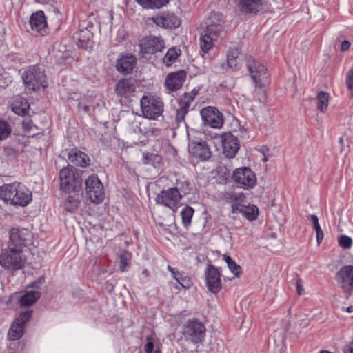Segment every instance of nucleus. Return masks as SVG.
<instances>
[{"label": "nucleus", "instance_id": "f257e3e1", "mask_svg": "<svg viewBox=\"0 0 353 353\" xmlns=\"http://www.w3.org/2000/svg\"><path fill=\"white\" fill-rule=\"evenodd\" d=\"M0 199L12 205L26 206L32 201V192L20 183L0 186Z\"/></svg>", "mask_w": 353, "mask_h": 353}, {"label": "nucleus", "instance_id": "f03ea898", "mask_svg": "<svg viewBox=\"0 0 353 353\" xmlns=\"http://www.w3.org/2000/svg\"><path fill=\"white\" fill-rule=\"evenodd\" d=\"M26 259L24 251L7 246L0 254V265L6 270L17 271L24 267Z\"/></svg>", "mask_w": 353, "mask_h": 353}, {"label": "nucleus", "instance_id": "7ed1b4c3", "mask_svg": "<svg viewBox=\"0 0 353 353\" xmlns=\"http://www.w3.org/2000/svg\"><path fill=\"white\" fill-rule=\"evenodd\" d=\"M21 77L26 88L28 90L36 91L48 85L44 71L37 65L30 66L22 73Z\"/></svg>", "mask_w": 353, "mask_h": 353}, {"label": "nucleus", "instance_id": "20e7f679", "mask_svg": "<svg viewBox=\"0 0 353 353\" xmlns=\"http://www.w3.org/2000/svg\"><path fill=\"white\" fill-rule=\"evenodd\" d=\"M140 103L142 113L145 118L155 120L163 112L164 105L160 97L151 94L144 95Z\"/></svg>", "mask_w": 353, "mask_h": 353}, {"label": "nucleus", "instance_id": "39448f33", "mask_svg": "<svg viewBox=\"0 0 353 353\" xmlns=\"http://www.w3.org/2000/svg\"><path fill=\"white\" fill-rule=\"evenodd\" d=\"M79 28L73 35L77 45L83 49L92 48L93 46L94 24L90 21H83L79 24Z\"/></svg>", "mask_w": 353, "mask_h": 353}, {"label": "nucleus", "instance_id": "423d86ee", "mask_svg": "<svg viewBox=\"0 0 353 353\" xmlns=\"http://www.w3.org/2000/svg\"><path fill=\"white\" fill-rule=\"evenodd\" d=\"M60 190L65 192H79L81 182L74 173L72 168L64 167L59 172Z\"/></svg>", "mask_w": 353, "mask_h": 353}, {"label": "nucleus", "instance_id": "0eeeda50", "mask_svg": "<svg viewBox=\"0 0 353 353\" xmlns=\"http://www.w3.org/2000/svg\"><path fill=\"white\" fill-rule=\"evenodd\" d=\"M197 94L198 90L193 89L190 92H185L176 99L174 103L172 102V105L176 110L175 119L177 123L184 121L189 108Z\"/></svg>", "mask_w": 353, "mask_h": 353}, {"label": "nucleus", "instance_id": "6e6552de", "mask_svg": "<svg viewBox=\"0 0 353 353\" xmlns=\"http://www.w3.org/2000/svg\"><path fill=\"white\" fill-rule=\"evenodd\" d=\"M246 65L256 86L263 87L268 83L269 75L265 67L252 57L246 59Z\"/></svg>", "mask_w": 353, "mask_h": 353}, {"label": "nucleus", "instance_id": "1a4fd4ad", "mask_svg": "<svg viewBox=\"0 0 353 353\" xmlns=\"http://www.w3.org/2000/svg\"><path fill=\"white\" fill-rule=\"evenodd\" d=\"M30 241L31 234L26 229L12 228L9 230L8 247L17 250L21 249L26 252L25 248H27Z\"/></svg>", "mask_w": 353, "mask_h": 353}, {"label": "nucleus", "instance_id": "9d476101", "mask_svg": "<svg viewBox=\"0 0 353 353\" xmlns=\"http://www.w3.org/2000/svg\"><path fill=\"white\" fill-rule=\"evenodd\" d=\"M85 192L91 202L100 203L104 199L103 183L95 174L89 176L85 180Z\"/></svg>", "mask_w": 353, "mask_h": 353}, {"label": "nucleus", "instance_id": "9b49d317", "mask_svg": "<svg viewBox=\"0 0 353 353\" xmlns=\"http://www.w3.org/2000/svg\"><path fill=\"white\" fill-rule=\"evenodd\" d=\"M184 336L194 343L202 342L205 336V327L198 319L187 321L183 327Z\"/></svg>", "mask_w": 353, "mask_h": 353}, {"label": "nucleus", "instance_id": "f8f14e48", "mask_svg": "<svg viewBox=\"0 0 353 353\" xmlns=\"http://www.w3.org/2000/svg\"><path fill=\"white\" fill-rule=\"evenodd\" d=\"M182 196L176 188H169L161 191L157 196L155 201L159 205L168 207L174 210L180 203Z\"/></svg>", "mask_w": 353, "mask_h": 353}, {"label": "nucleus", "instance_id": "ddd939ff", "mask_svg": "<svg viewBox=\"0 0 353 353\" xmlns=\"http://www.w3.org/2000/svg\"><path fill=\"white\" fill-rule=\"evenodd\" d=\"M200 114L205 125L220 129L223 125V114L215 107L208 106L200 111Z\"/></svg>", "mask_w": 353, "mask_h": 353}, {"label": "nucleus", "instance_id": "4468645a", "mask_svg": "<svg viewBox=\"0 0 353 353\" xmlns=\"http://www.w3.org/2000/svg\"><path fill=\"white\" fill-rule=\"evenodd\" d=\"M232 179L240 188L243 189L253 188L256 182L254 172L246 167L236 169L233 172Z\"/></svg>", "mask_w": 353, "mask_h": 353}, {"label": "nucleus", "instance_id": "2eb2a0df", "mask_svg": "<svg viewBox=\"0 0 353 353\" xmlns=\"http://www.w3.org/2000/svg\"><path fill=\"white\" fill-rule=\"evenodd\" d=\"M335 279L343 292L350 296L353 291V266L342 267L336 273Z\"/></svg>", "mask_w": 353, "mask_h": 353}, {"label": "nucleus", "instance_id": "dca6fc26", "mask_svg": "<svg viewBox=\"0 0 353 353\" xmlns=\"http://www.w3.org/2000/svg\"><path fill=\"white\" fill-rule=\"evenodd\" d=\"M237 1L239 11L243 14L256 15L267 10L266 0H234Z\"/></svg>", "mask_w": 353, "mask_h": 353}, {"label": "nucleus", "instance_id": "f3484780", "mask_svg": "<svg viewBox=\"0 0 353 353\" xmlns=\"http://www.w3.org/2000/svg\"><path fill=\"white\" fill-rule=\"evenodd\" d=\"M32 316V311L28 310L21 313L17 317L11 327L9 329L8 333V339L10 341L19 340L23 334L24 327L27 322L29 321Z\"/></svg>", "mask_w": 353, "mask_h": 353}, {"label": "nucleus", "instance_id": "a211bd4d", "mask_svg": "<svg viewBox=\"0 0 353 353\" xmlns=\"http://www.w3.org/2000/svg\"><path fill=\"white\" fill-rule=\"evenodd\" d=\"M205 276L208 290L212 293H218L222 288L219 269L213 265H209L205 272Z\"/></svg>", "mask_w": 353, "mask_h": 353}, {"label": "nucleus", "instance_id": "6ab92c4d", "mask_svg": "<svg viewBox=\"0 0 353 353\" xmlns=\"http://www.w3.org/2000/svg\"><path fill=\"white\" fill-rule=\"evenodd\" d=\"M141 51L144 54H154L164 48V41L159 37L148 36L140 41Z\"/></svg>", "mask_w": 353, "mask_h": 353}, {"label": "nucleus", "instance_id": "aec40b11", "mask_svg": "<svg viewBox=\"0 0 353 353\" xmlns=\"http://www.w3.org/2000/svg\"><path fill=\"white\" fill-rule=\"evenodd\" d=\"M223 154L228 158H233L239 149L237 137L231 132H227L220 136Z\"/></svg>", "mask_w": 353, "mask_h": 353}, {"label": "nucleus", "instance_id": "412c9836", "mask_svg": "<svg viewBox=\"0 0 353 353\" xmlns=\"http://www.w3.org/2000/svg\"><path fill=\"white\" fill-rule=\"evenodd\" d=\"M152 20L157 26L166 29H175L181 25V19L172 12L154 16Z\"/></svg>", "mask_w": 353, "mask_h": 353}, {"label": "nucleus", "instance_id": "4be33fe9", "mask_svg": "<svg viewBox=\"0 0 353 353\" xmlns=\"http://www.w3.org/2000/svg\"><path fill=\"white\" fill-rule=\"evenodd\" d=\"M137 64V58L132 54H121L117 59L116 69L123 75L130 74Z\"/></svg>", "mask_w": 353, "mask_h": 353}, {"label": "nucleus", "instance_id": "5701e85b", "mask_svg": "<svg viewBox=\"0 0 353 353\" xmlns=\"http://www.w3.org/2000/svg\"><path fill=\"white\" fill-rule=\"evenodd\" d=\"M185 79L186 72L184 70L171 72L165 78V87L170 92L177 91L183 86Z\"/></svg>", "mask_w": 353, "mask_h": 353}, {"label": "nucleus", "instance_id": "b1692460", "mask_svg": "<svg viewBox=\"0 0 353 353\" xmlns=\"http://www.w3.org/2000/svg\"><path fill=\"white\" fill-rule=\"evenodd\" d=\"M189 151L201 161H206L211 157L210 148L204 141H192L189 144Z\"/></svg>", "mask_w": 353, "mask_h": 353}, {"label": "nucleus", "instance_id": "393cba45", "mask_svg": "<svg viewBox=\"0 0 353 353\" xmlns=\"http://www.w3.org/2000/svg\"><path fill=\"white\" fill-rule=\"evenodd\" d=\"M134 82L132 79L123 78L115 85V92L121 97L129 98L135 92Z\"/></svg>", "mask_w": 353, "mask_h": 353}, {"label": "nucleus", "instance_id": "a878e982", "mask_svg": "<svg viewBox=\"0 0 353 353\" xmlns=\"http://www.w3.org/2000/svg\"><path fill=\"white\" fill-rule=\"evenodd\" d=\"M68 159L71 163L76 166L85 168L90 165L89 157L76 148L70 150L68 154Z\"/></svg>", "mask_w": 353, "mask_h": 353}, {"label": "nucleus", "instance_id": "bb28decb", "mask_svg": "<svg viewBox=\"0 0 353 353\" xmlns=\"http://www.w3.org/2000/svg\"><path fill=\"white\" fill-rule=\"evenodd\" d=\"M31 28L37 32L41 31L47 27V20L42 10L33 13L30 18Z\"/></svg>", "mask_w": 353, "mask_h": 353}, {"label": "nucleus", "instance_id": "cd10ccee", "mask_svg": "<svg viewBox=\"0 0 353 353\" xmlns=\"http://www.w3.org/2000/svg\"><path fill=\"white\" fill-rule=\"evenodd\" d=\"M67 196L62 203V208L70 213L75 212L80 205V195L74 192Z\"/></svg>", "mask_w": 353, "mask_h": 353}, {"label": "nucleus", "instance_id": "c85d7f7f", "mask_svg": "<svg viewBox=\"0 0 353 353\" xmlns=\"http://www.w3.org/2000/svg\"><path fill=\"white\" fill-rule=\"evenodd\" d=\"M204 32L217 41L222 39L225 35V31L222 24L207 25Z\"/></svg>", "mask_w": 353, "mask_h": 353}, {"label": "nucleus", "instance_id": "c756f323", "mask_svg": "<svg viewBox=\"0 0 353 353\" xmlns=\"http://www.w3.org/2000/svg\"><path fill=\"white\" fill-rule=\"evenodd\" d=\"M11 109L18 115H25L28 112L29 104L26 99L19 98L12 103Z\"/></svg>", "mask_w": 353, "mask_h": 353}, {"label": "nucleus", "instance_id": "7c9ffc66", "mask_svg": "<svg viewBox=\"0 0 353 353\" xmlns=\"http://www.w3.org/2000/svg\"><path fill=\"white\" fill-rule=\"evenodd\" d=\"M217 41L204 32L200 37V48L203 53H208Z\"/></svg>", "mask_w": 353, "mask_h": 353}, {"label": "nucleus", "instance_id": "2f4dec72", "mask_svg": "<svg viewBox=\"0 0 353 353\" xmlns=\"http://www.w3.org/2000/svg\"><path fill=\"white\" fill-rule=\"evenodd\" d=\"M40 297L38 291H29L20 298V304L23 306H30L36 302Z\"/></svg>", "mask_w": 353, "mask_h": 353}, {"label": "nucleus", "instance_id": "473e14b6", "mask_svg": "<svg viewBox=\"0 0 353 353\" xmlns=\"http://www.w3.org/2000/svg\"><path fill=\"white\" fill-rule=\"evenodd\" d=\"M241 54V50L238 47L230 48L227 55V62L230 68L236 69L238 68V59Z\"/></svg>", "mask_w": 353, "mask_h": 353}, {"label": "nucleus", "instance_id": "72a5a7b5", "mask_svg": "<svg viewBox=\"0 0 353 353\" xmlns=\"http://www.w3.org/2000/svg\"><path fill=\"white\" fill-rule=\"evenodd\" d=\"M229 200L232 205V212L236 213L243 205L241 203L244 201L245 195L242 192H234L230 195Z\"/></svg>", "mask_w": 353, "mask_h": 353}, {"label": "nucleus", "instance_id": "f704fd0d", "mask_svg": "<svg viewBox=\"0 0 353 353\" xmlns=\"http://www.w3.org/2000/svg\"><path fill=\"white\" fill-rule=\"evenodd\" d=\"M143 8L147 9L160 8L165 6L169 0H136Z\"/></svg>", "mask_w": 353, "mask_h": 353}, {"label": "nucleus", "instance_id": "c9c22d12", "mask_svg": "<svg viewBox=\"0 0 353 353\" xmlns=\"http://www.w3.org/2000/svg\"><path fill=\"white\" fill-rule=\"evenodd\" d=\"M237 212L242 214L248 220L252 221L256 219V216L258 215V208L255 205H242L237 210Z\"/></svg>", "mask_w": 353, "mask_h": 353}, {"label": "nucleus", "instance_id": "e433bc0d", "mask_svg": "<svg viewBox=\"0 0 353 353\" xmlns=\"http://www.w3.org/2000/svg\"><path fill=\"white\" fill-rule=\"evenodd\" d=\"M317 100V108L321 112H325L328 106L329 94L328 93L321 91L318 93L316 97Z\"/></svg>", "mask_w": 353, "mask_h": 353}, {"label": "nucleus", "instance_id": "4c0bfd02", "mask_svg": "<svg viewBox=\"0 0 353 353\" xmlns=\"http://www.w3.org/2000/svg\"><path fill=\"white\" fill-rule=\"evenodd\" d=\"M308 219L312 222L314 230L316 231V241L318 244H319L323 240L324 234L323 230H321V225L319 223V219L315 214L309 215Z\"/></svg>", "mask_w": 353, "mask_h": 353}, {"label": "nucleus", "instance_id": "58836bf2", "mask_svg": "<svg viewBox=\"0 0 353 353\" xmlns=\"http://www.w3.org/2000/svg\"><path fill=\"white\" fill-rule=\"evenodd\" d=\"M194 212V209L188 205L183 208L181 210V216L182 219V223L185 228H188L190 225Z\"/></svg>", "mask_w": 353, "mask_h": 353}, {"label": "nucleus", "instance_id": "ea45409f", "mask_svg": "<svg viewBox=\"0 0 353 353\" xmlns=\"http://www.w3.org/2000/svg\"><path fill=\"white\" fill-rule=\"evenodd\" d=\"M12 128L10 124L0 119V141L6 139L11 134Z\"/></svg>", "mask_w": 353, "mask_h": 353}, {"label": "nucleus", "instance_id": "a19ab883", "mask_svg": "<svg viewBox=\"0 0 353 353\" xmlns=\"http://www.w3.org/2000/svg\"><path fill=\"white\" fill-rule=\"evenodd\" d=\"M179 55V53L178 52V50L176 48H170L164 57V63H165L167 65H171L172 63L177 59Z\"/></svg>", "mask_w": 353, "mask_h": 353}, {"label": "nucleus", "instance_id": "79ce46f5", "mask_svg": "<svg viewBox=\"0 0 353 353\" xmlns=\"http://www.w3.org/2000/svg\"><path fill=\"white\" fill-rule=\"evenodd\" d=\"M223 259L232 273L234 275L238 276L241 272V267L237 265L232 259L228 255H224Z\"/></svg>", "mask_w": 353, "mask_h": 353}, {"label": "nucleus", "instance_id": "37998d69", "mask_svg": "<svg viewBox=\"0 0 353 353\" xmlns=\"http://www.w3.org/2000/svg\"><path fill=\"white\" fill-rule=\"evenodd\" d=\"M130 254L128 252H123L119 256V269L121 272H123L126 270L130 265Z\"/></svg>", "mask_w": 353, "mask_h": 353}, {"label": "nucleus", "instance_id": "c03bdc74", "mask_svg": "<svg viewBox=\"0 0 353 353\" xmlns=\"http://www.w3.org/2000/svg\"><path fill=\"white\" fill-rule=\"evenodd\" d=\"M224 19L223 14L221 13L213 12L210 14V16L208 18L207 25H218L222 24L223 26Z\"/></svg>", "mask_w": 353, "mask_h": 353}, {"label": "nucleus", "instance_id": "a18cd8bd", "mask_svg": "<svg viewBox=\"0 0 353 353\" xmlns=\"http://www.w3.org/2000/svg\"><path fill=\"white\" fill-rule=\"evenodd\" d=\"M143 157L145 164L152 163L154 165V163H160L161 161V157L153 153H144Z\"/></svg>", "mask_w": 353, "mask_h": 353}, {"label": "nucleus", "instance_id": "49530a36", "mask_svg": "<svg viewBox=\"0 0 353 353\" xmlns=\"http://www.w3.org/2000/svg\"><path fill=\"white\" fill-rule=\"evenodd\" d=\"M176 281L185 289H188L192 285L190 278L185 272H181V276H178Z\"/></svg>", "mask_w": 353, "mask_h": 353}, {"label": "nucleus", "instance_id": "de8ad7c7", "mask_svg": "<svg viewBox=\"0 0 353 353\" xmlns=\"http://www.w3.org/2000/svg\"><path fill=\"white\" fill-rule=\"evenodd\" d=\"M339 244L341 248L347 249L352 246V240L346 235H341L339 239Z\"/></svg>", "mask_w": 353, "mask_h": 353}, {"label": "nucleus", "instance_id": "09e8293b", "mask_svg": "<svg viewBox=\"0 0 353 353\" xmlns=\"http://www.w3.org/2000/svg\"><path fill=\"white\" fill-rule=\"evenodd\" d=\"M254 97L261 103H265L266 101V94L263 90L259 88L254 91Z\"/></svg>", "mask_w": 353, "mask_h": 353}, {"label": "nucleus", "instance_id": "8fccbe9b", "mask_svg": "<svg viewBox=\"0 0 353 353\" xmlns=\"http://www.w3.org/2000/svg\"><path fill=\"white\" fill-rule=\"evenodd\" d=\"M345 81L347 88L353 91V68L347 72Z\"/></svg>", "mask_w": 353, "mask_h": 353}, {"label": "nucleus", "instance_id": "3c124183", "mask_svg": "<svg viewBox=\"0 0 353 353\" xmlns=\"http://www.w3.org/2000/svg\"><path fill=\"white\" fill-rule=\"evenodd\" d=\"M168 270L172 274V276L175 280L177 279L178 276H181V272L176 270L174 268L171 267L170 265H168Z\"/></svg>", "mask_w": 353, "mask_h": 353}, {"label": "nucleus", "instance_id": "603ef678", "mask_svg": "<svg viewBox=\"0 0 353 353\" xmlns=\"http://www.w3.org/2000/svg\"><path fill=\"white\" fill-rule=\"evenodd\" d=\"M296 285L297 293L299 295H301L302 294H303L304 288H303V282H302L301 279H297V281L296 282Z\"/></svg>", "mask_w": 353, "mask_h": 353}, {"label": "nucleus", "instance_id": "864d4df0", "mask_svg": "<svg viewBox=\"0 0 353 353\" xmlns=\"http://www.w3.org/2000/svg\"><path fill=\"white\" fill-rule=\"evenodd\" d=\"M154 349V343L152 341H148L145 345L144 350L146 353H152Z\"/></svg>", "mask_w": 353, "mask_h": 353}, {"label": "nucleus", "instance_id": "5fc2aeb1", "mask_svg": "<svg viewBox=\"0 0 353 353\" xmlns=\"http://www.w3.org/2000/svg\"><path fill=\"white\" fill-rule=\"evenodd\" d=\"M344 353H353V340L343 347Z\"/></svg>", "mask_w": 353, "mask_h": 353}, {"label": "nucleus", "instance_id": "6e6d98bb", "mask_svg": "<svg viewBox=\"0 0 353 353\" xmlns=\"http://www.w3.org/2000/svg\"><path fill=\"white\" fill-rule=\"evenodd\" d=\"M350 47V43L347 41V40H344L342 43H341V50L342 51H346Z\"/></svg>", "mask_w": 353, "mask_h": 353}, {"label": "nucleus", "instance_id": "4d7b16f0", "mask_svg": "<svg viewBox=\"0 0 353 353\" xmlns=\"http://www.w3.org/2000/svg\"><path fill=\"white\" fill-rule=\"evenodd\" d=\"M24 128H27V130L30 131L32 129V127L30 126V121L27 122H23V123Z\"/></svg>", "mask_w": 353, "mask_h": 353}, {"label": "nucleus", "instance_id": "13d9d810", "mask_svg": "<svg viewBox=\"0 0 353 353\" xmlns=\"http://www.w3.org/2000/svg\"><path fill=\"white\" fill-rule=\"evenodd\" d=\"M347 311L349 312V313H351L353 312V307L352 306H350L347 308Z\"/></svg>", "mask_w": 353, "mask_h": 353}, {"label": "nucleus", "instance_id": "bf43d9fd", "mask_svg": "<svg viewBox=\"0 0 353 353\" xmlns=\"http://www.w3.org/2000/svg\"><path fill=\"white\" fill-rule=\"evenodd\" d=\"M35 1L39 2V3H43V2L48 1V0H35Z\"/></svg>", "mask_w": 353, "mask_h": 353}, {"label": "nucleus", "instance_id": "052dcab7", "mask_svg": "<svg viewBox=\"0 0 353 353\" xmlns=\"http://www.w3.org/2000/svg\"><path fill=\"white\" fill-rule=\"evenodd\" d=\"M319 353H332L327 350H321Z\"/></svg>", "mask_w": 353, "mask_h": 353}, {"label": "nucleus", "instance_id": "680f3d73", "mask_svg": "<svg viewBox=\"0 0 353 353\" xmlns=\"http://www.w3.org/2000/svg\"><path fill=\"white\" fill-rule=\"evenodd\" d=\"M263 161V162H266L268 161V158L265 156H264Z\"/></svg>", "mask_w": 353, "mask_h": 353}, {"label": "nucleus", "instance_id": "e2e57ef3", "mask_svg": "<svg viewBox=\"0 0 353 353\" xmlns=\"http://www.w3.org/2000/svg\"><path fill=\"white\" fill-rule=\"evenodd\" d=\"M143 274L148 275V271L146 270H143Z\"/></svg>", "mask_w": 353, "mask_h": 353}, {"label": "nucleus", "instance_id": "0e129e2a", "mask_svg": "<svg viewBox=\"0 0 353 353\" xmlns=\"http://www.w3.org/2000/svg\"><path fill=\"white\" fill-rule=\"evenodd\" d=\"M154 353H161V352L159 350H155Z\"/></svg>", "mask_w": 353, "mask_h": 353}, {"label": "nucleus", "instance_id": "69168bd1", "mask_svg": "<svg viewBox=\"0 0 353 353\" xmlns=\"http://www.w3.org/2000/svg\"><path fill=\"white\" fill-rule=\"evenodd\" d=\"M339 141H340L341 143V142H343V138H342V137H341V138H340Z\"/></svg>", "mask_w": 353, "mask_h": 353}, {"label": "nucleus", "instance_id": "338daca9", "mask_svg": "<svg viewBox=\"0 0 353 353\" xmlns=\"http://www.w3.org/2000/svg\"><path fill=\"white\" fill-rule=\"evenodd\" d=\"M85 110H88V107H87V106H86V107H85Z\"/></svg>", "mask_w": 353, "mask_h": 353}]
</instances>
